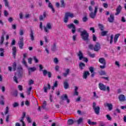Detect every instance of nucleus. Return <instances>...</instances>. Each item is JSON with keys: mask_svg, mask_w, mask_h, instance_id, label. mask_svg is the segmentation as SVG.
<instances>
[{"mask_svg": "<svg viewBox=\"0 0 126 126\" xmlns=\"http://www.w3.org/2000/svg\"><path fill=\"white\" fill-rule=\"evenodd\" d=\"M81 36L82 38L84 41H87L88 40V37H89V33L85 30H84L83 31L81 32Z\"/></svg>", "mask_w": 126, "mask_h": 126, "instance_id": "nucleus-1", "label": "nucleus"}, {"mask_svg": "<svg viewBox=\"0 0 126 126\" xmlns=\"http://www.w3.org/2000/svg\"><path fill=\"white\" fill-rule=\"evenodd\" d=\"M98 87L101 91H106L107 90L108 92H110V87H109V86L106 87V86L102 83H99L98 84Z\"/></svg>", "mask_w": 126, "mask_h": 126, "instance_id": "nucleus-2", "label": "nucleus"}, {"mask_svg": "<svg viewBox=\"0 0 126 126\" xmlns=\"http://www.w3.org/2000/svg\"><path fill=\"white\" fill-rule=\"evenodd\" d=\"M77 56L80 61H83V62H85V63H88V59L87 58L83 57V54L81 51H79Z\"/></svg>", "mask_w": 126, "mask_h": 126, "instance_id": "nucleus-3", "label": "nucleus"}, {"mask_svg": "<svg viewBox=\"0 0 126 126\" xmlns=\"http://www.w3.org/2000/svg\"><path fill=\"white\" fill-rule=\"evenodd\" d=\"M67 27L69 28V29H71L72 33L73 34H74L75 32H76V28L75 27V25L73 24H70L69 25H67Z\"/></svg>", "mask_w": 126, "mask_h": 126, "instance_id": "nucleus-4", "label": "nucleus"}, {"mask_svg": "<svg viewBox=\"0 0 126 126\" xmlns=\"http://www.w3.org/2000/svg\"><path fill=\"white\" fill-rule=\"evenodd\" d=\"M98 11V6L95 7L94 12H92L90 14V16L91 18H94L96 16V14H97V11Z\"/></svg>", "mask_w": 126, "mask_h": 126, "instance_id": "nucleus-5", "label": "nucleus"}, {"mask_svg": "<svg viewBox=\"0 0 126 126\" xmlns=\"http://www.w3.org/2000/svg\"><path fill=\"white\" fill-rule=\"evenodd\" d=\"M93 107L95 114H96V115H98L100 111V107L99 106H96V103L95 102H94L93 103Z\"/></svg>", "mask_w": 126, "mask_h": 126, "instance_id": "nucleus-6", "label": "nucleus"}, {"mask_svg": "<svg viewBox=\"0 0 126 126\" xmlns=\"http://www.w3.org/2000/svg\"><path fill=\"white\" fill-rule=\"evenodd\" d=\"M19 47L20 49H22L23 48V37L21 36L19 38V41L18 42Z\"/></svg>", "mask_w": 126, "mask_h": 126, "instance_id": "nucleus-7", "label": "nucleus"}, {"mask_svg": "<svg viewBox=\"0 0 126 126\" xmlns=\"http://www.w3.org/2000/svg\"><path fill=\"white\" fill-rule=\"evenodd\" d=\"M52 29V25L50 23H47L46 26L44 27L45 32H49Z\"/></svg>", "mask_w": 126, "mask_h": 126, "instance_id": "nucleus-8", "label": "nucleus"}, {"mask_svg": "<svg viewBox=\"0 0 126 126\" xmlns=\"http://www.w3.org/2000/svg\"><path fill=\"white\" fill-rule=\"evenodd\" d=\"M105 107H107L109 111L113 110V104L112 103H106L104 104Z\"/></svg>", "mask_w": 126, "mask_h": 126, "instance_id": "nucleus-9", "label": "nucleus"}, {"mask_svg": "<svg viewBox=\"0 0 126 126\" xmlns=\"http://www.w3.org/2000/svg\"><path fill=\"white\" fill-rule=\"evenodd\" d=\"M118 98L120 102H125V101H126V96L124 94L120 95Z\"/></svg>", "mask_w": 126, "mask_h": 126, "instance_id": "nucleus-10", "label": "nucleus"}, {"mask_svg": "<svg viewBox=\"0 0 126 126\" xmlns=\"http://www.w3.org/2000/svg\"><path fill=\"white\" fill-rule=\"evenodd\" d=\"M101 48V45L99 44V43H96L95 44L94 47V51H95V52H97L100 50Z\"/></svg>", "mask_w": 126, "mask_h": 126, "instance_id": "nucleus-11", "label": "nucleus"}, {"mask_svg": "<svg viewBox=\"0 0 126 126\" xmlns=\"http://www.w3.org/2000/svg\"><path fill=\"white\" fill-rule=\"evenodd\" d=\"M43 89L44 92H45V93H47V92H48V91L51 89V86L50 85V84H48L47 86H45L43 88Z\"/></svg>", "mask_w": 126, "mask_h": 126, "instance_id": "nucleus-12", "label": "nucleus"}, {"mask_svg": "<svg viewBox=\"0 0 126 126\" xmlns=\"http://www.w3.org/2000/svg\"><path fill=\"white\" fill-rule=\"evenodd\" d=\"M121 10H122V6L119 5L116 9V13H115V15H119V14H120L121 13Z\"/></svg>", "mask_w": 126, "mask_h": 126, "instance_id": "nucleus-13", "label": "nucleus"}, {"mask_svg": "<svg viewBox=\"0 0 126 126\" xmlns=\"http://www.w3.org/2000/svg\"><path fill=\"white\" fill-rule=\"evenodd\" d=\"M25 112H24L23 113V117H22V119H21L20 120V122H21V123H22V126H26V124H25V123H24V122H23V120H24V118H25Z\"/></svg>", "mask_w": 126, "mask_h": 126, "instance_id": "nucleus-14", "label": "nucleus"}, {"mask_svg": "<svg viewBox=\"0 0 126 126\" xmlns=\"http://www.w3.org/2000/svg\"><path fill=\"white\" fill-rule=\"evenodd\" d=\"M107 41H109L110 44H112L114 42V35L111 34L109 38H107Z\"/></svg>", "mask_w": 126, "mask_h": 126, "instance_id": "nucleus-15", "label": "nucleus"}, {"mask_svg": "<svg viewBox=\"0 0 126 126\" xmlns=\"http://www.w3.org/2000/svg\"><path fill=\"white\" fill-rule=\"evenodd\" d=\"M65 15H66L68 18L70 17L71 18H73L74 17V15L71 12H67L65 14Z\"/></svg>", "mask_w": 126, "mask_h": 126, "instance_id": "nucleus-16", "label": "nucleus"}, {"mask_svg": "<svg viewBox=\"0 0 126 126\" xmlns=\"http://www.w3.org/2000/svg\"><path fill=\"white\" fill-rule=\"evenodd\" d=\"M99 62L101 63V64H106V60L103 58H100L99 59Z\"/></svg>", "mask_w": 126, "mask_h": 126, "instance_id": "nucleus-17", "label": "nucleus"}, {"mask_svg": "<svg viewBox=\"0 0 126 126\" xmlns=\"http://www.w3.org/2000/svg\"><path fill=\"white\" fill-rule=\"evenodd\" d=\"M114 15L111 14L110 17L108 18V21L111 23L114 22Z\"/></svg>", "mask_w": 126, "mask_h": 126, "instance_id": "nucleus-18", "label": "nucleus"}, {"mask_svg": "<svg viewBox=\"0 0 126 126\" xmlns=\"http://www.w3.org/2000/svg\"><path fill=\"white\" fill-rule=\"evenodd\" d=\"M63 100H66V102H67V103H68V104H69V103H70V100H69V99H68V98L67 97V95H66V94H64V95H63Z\"/></svg>", "mask_w": 126, "mask_h": 126, "instance_id": "nucleus-19", "label": "nucleus"}, {"mask_svg": "<svg viewBox=\"0 0 126 126\" xmlns=\"http://www.w3.org/2000/svg\"><path fill=\"white\" fill-rule=\"evenodd\" d=\"M12 50L13 52L12 53L13 55L14 56V57H15L16 55V52L17 51V49H16V47L15 46L13 47Z\"/></svg>", "mask_w": 126, "mask_h": 126, "instance_id": "nucleus-20", "label": "nucleus"}, {"mask_svg": "<svg viewBox=\"0 0 126 126\" xmlns=\"http://www.w3.org/2000/svg\"><path fill=\"white\" fill-rule=\"evenodd\" d=\"M37 69L35 67H30L28 68L29 73L35 71Z\"/></svg>", "mask_w": 126, "mask_h": 126, "instance_id": "nucleus-21", "label": "nucleus"}, {"mask_svg": "<svg viewBox=\"0 0 126 126\" xmlns=\"http://www.w3.org/2000/svg\"><path fill=\"white\" fill-rule=\"evenodd\" d=\"M30 36L31 37V39L32 41H34V38H35V36H34V33H33V31L31 30Z\"/></svg>", "mask_w": 126, "mask_h": 126, "instance_id": "nucleus-22", "label": "nucleus"}, {"mask_svg": "<svg viewBox=\"0 0 126 126\" xmlns=\"http://www.w3.org/2000/svg\"><path fill=\"white\" fill-rule=\"evenodd\" d=\"M89 74H90V73H89V71H86L85 72H84V75H83V78L84 79H86V78H87L88 75H89Z\"/></svg>", "mask_w": 126, "mask_h": 126, "instance_id": "nucleus-23", "label": "nucleus"}, {"mask_svg": "<svg viewBox=\"0 0 126 126\" xmlns=\"http://www.w3.org/2000/svg\"><path fill=\"white\" fill-rule=\"evenodd\" d=\"M120 33L117 34L114 36V43H116L118 42V39H119V37H120Z\"/></svg>", "mask_w": 126, "mask_h": 126, "instance_id": "nucleus-24", "label": "nucleus"}, {"mask_svg": "<svg viewBox=\"0 0 126 126\" xmlns=\"http://www.w3.org/2000/svg\"><path fill=\"white\" fill-rule=\"evenodd\" d=\"M48 7L50 8L51 9H52V12L53 13H55V8L53 7V5L52 4V3L51 2H49V3H48Z\"/></svg>", "mask_w": 126, "mask_h": 126, "instance_id": "nucleus-25", "label": "nucleus"}, {"mask_svg": "<svg viewBox=\"0 0 126 126\" xmlns=\"http://www.w3.org/2000/svg\"><path fill=\"white\" fill-rule=\"evenodd\" d=\"M107 34H108V31H101V36H106V35H107Z\"/></svg>", "mask_w": 126, "mask_h": 126, "instance_id": "nucleus-26", "label": "nucleus"}, {"mask_svg": "<svg viewBox=\"0 0 126 126\" xmlns=\"http://www.w3.org/2000/svg\"><path fill=\"white\" fill-rule=\"evenodd\" d=\"M83 122V118H80L78 119V120H77V123L78 125H80V124H82Z\"/></svg>", "mask_w": 126, "mask_h": 126, "instance_id": "nucleus-27", "label": "nucleus"}, {"mask_svg": "<svg viewBox=\"0 0 126 126\" xmlns=\"http://www.w3.org/2000/svg\"><path fill=\"white\" fill-rule=\"evenodd\" d=\"M79 66L80 68V69H83L84 67H85V64L80 63L79 64Z\"/></svg>", "mask_w": 126, "mask_h": 126, "instance_id": "nucleus-28", "label": "nucleus"}, {"mask_svg": "<svg viewBox=\"0 0 126 126\" xmlns=\"http://www.w3.org/2000/svg\"><path fill=\"white\" fill-rule=\"evenodd\" d=\"M88 123L89 125H90L91 126H95V125L97 124L95 122H91V120H90V119L88 120Z\"/></svg>", "mask_w": 126, "mask_h": 126, "instance_id": "nucleus-29", "label": "nucleus"}, {"mask_svg": "<svg viewBox=\"0 0 126 126\" xmlns=\"http://www.w3.org/2000/svg\"><path fill=\"white\" fill-rule=\"evenodd\" d=\"M60 2H61V7H65V3H64V1L63 0H61Z\"/></svg>", "mask_w": 126, "mask_h": 126, "instance_id": "nucleus-30", "label": "nucleus"}, {"mask_svg": "<svg viewBox=\"0 0 126 126\" xmlns=\"http://www.w3.org/2000/svg\"><path fill=\"white\" fill-rule=\"evenodd\" d=\"M45 17H46V13H44L43 15L39 16V20L41 21V20H43V19H44V18H45Z\"/></svg>", "mask_w": 126, "mask_h": 126, "instance_id": "nucleus-31", "label": "nucleus"}, {"mask_svg": "<svg viewBox=\"0 0 126 126\" xmlns=\"http://www.w3.org/2000/svg\"><path fill=\"white\" fill-rule=\"evenodd\" d=\"M9 112V108L8 107V106H6L5 109L4 114L5 115H6L7 114H8Z\"/></svg>", "mask_w": 126, "mask_h": 126, "instance_id": "nucleus-32", "label": "nucleus"}, {"mask_svg": "<svg viewBox=\"0 0 126 126\" xmlns=\"http://www.w3.org/2000/svg\"><path fill=\"white\" fill-rule=\"evenodd\" d=\"M115 65H116L117 67H118V68H120V67H121V64L120 63V62L116 61Z\"/></svg>", "mask_w": 126, "mask_h": 126, "instance_id": "nucleus-33", "label": "nucleus"}, {"mask_svg": "<svg viewBox=\"0 0 126 126\" xmlns=\"http://www.w3.org/2000/svg\"><path fill=\"white\" fill-rule=\"evenodd\" d=\"M68 21V17L65 15L64 19H63V22H64V23H67Z\"/></svg>", "mask_w": 126, "mask_h": 126, "instance_id": "nucleus-34", "label": "nucleus"}, {"mask_svg": "<svg viewBox=\"0 0 126 126\" xmlns=\"http://www.w3.org/2000/svg\"><path fill=\"white\" fill-rule=\"evenodd\" d=\"M12 69L15 71V70L16 69V63L15 62H14L12 64Z\"/></svg>", "mask_w": 126, "mask_h": 126, "instance_id": "nucleus-35", "label": "nucleus"}, {"mask_svg": "<svg viewBox=\"0 0 126 126\" xmlns=\"http://www.w3.org/2000/svg\"><path fill=\"white\" fill-rule=\"evenodd\" d=\"M57 86H58V81H56L53 84V86L52 87L53 90H54L55 87H57Z\"/></svg>", "mask_w": 126, "mask_h": 126, "instance_id": "nucleus-36", "label": "nucleus"}, {"mask_svg": "<svg viewBox=\"0 0 126 126\" xmlns=\"http://www.w3.org/2000/svg\"><path fill=\"white\" fill-rule=\"evenodd\" d=\"M0 57H3L4 54L3 53L4 52V51H3V48H0Z\"/></svg>", "mask_w": 126, "mask_h": 126, "instance_id": "nucleus-37", "label": "nucleus"}, {"mask_svg": "<svg viewBox=\"0 0 126 126\" xmlns=\"http://www.w3.org/2000/svg\"><path fill=\"white\" fill-rule=\"evenodd\" d=\"M69 73V69H67L66 70L65 73H63V75L64 76H65V77L67 76Z\"/></svg>", "mask_w": 126, "mask_h": 126, "instance_id": "nucleus-38", "label": "nucleus"}, {"mask_svg": "<svg viewBox=\"0 0 126 126\" xmlns=\"http://www.w3.org/2000/svg\"><path fill=\"white\" fill-rule=\"evenodd\" d=\"M63 85L64 89H67L68 88V84L66 82H64Z\"/></svg>", "mask_w": 126, "mask_h": 126, "instance_id": "nucleus-39", "label": "nucleus"}, {"mask_svg": "<svg viewBox=\"0 0 126 126\" xmlns=\"http://www.w3.org/2000/svg\"><path fill=\"white\" fill-rule=\"evenodd\" d=\"M42 72H43V76H46V75H47V74H48V72H49V71H48L46 69H44V70H42Z\"/></svg>", "mask_w": 126, "mask_h": 126, "instance_id": "nucleus-40", "label": "nucleus"}, {"mask_svg": "<svg viewBox=\"0 0 126 126\" xmlns=\"http://www.w3.org/2000/svg\"><path fill=\"white\" fill-rule=\"evenodd\" d=\"M67 124L68 125H73V120L71 119H69L67 121Z\"/></svg>", "mask_w": 126, "mask_h": 126, "instance_id": "nucleus-41", "label": "nucleus"}, {"mask_svg": "<svg viewBox=\"0 0 126 126\" xmlns=\"http://www.w3.org/2000/svg\"><path fill=\"white\" fill-rule=\"evenodd\" d=\"M98 27L99 29L101 30V31H103V30H104V26L102 25H98Z\"/></svg>", "mask_w": 126, "mask_h": 126, "instance_id": "nucleus-42", "label": "nucleus"}, {"mask_svg": "<svg viewBox=\"0 0 126 126\" xmlns=\"http://www.w3.org/2000/svg\"><path fill=\"white\" fill-rule=\"evenodd\" d=\"M4 2L5 6L7 7H9V6L8 5V1H7V0H3Z\"/></svg>", "mask_w": 126, "mask_h": 126, "instance_id": "nucleus-43", "label": "nucleus"}, {"mask_svg": "<svg viewBox=\"0 0 126 126\" xmlns=\"http://www.w3.org/2000/svg\"><path fill=\"white\" fill-rule=\"evenodd\" d=\"M93 40L94 42H96V41H97V36L95 34L93 35Z\"/></svg>", "mask_w": 126, "mask_h": 126, "instance_id": "nucleus-44", "label": "nucleus"}, {"mask_svg": "<svg viewBox=\"0 0 126 126\" xmlns=\"http://www.w3.org/2000/svg\"><path fill=\"white\" fill-rule=\"evenodd\" d=\"M102 5L104 8H108V7H109V5L107 3H103Z\"/></svg>", "mask_w": 126, "mask_h": 126, "instance_id": "nucleus-45", "label": "nucleus"}, {"mask_svg": "<svg viewBox=\"0 0 126 126\" xmlns=\"http://www.w3.org/2000/svg\"><path fill=\"white\" fill-rule=\"evenodd\" d=\"M19 105V104H18V103L17 102H15L13 104V107L14 108H16V107H18V105Z\"/></svg>", "mask_w": 126, "mask_h": 126, "instance_id": "nucleus-46", "label": "nucleus"}, {"mask_svg": "<svg viewBox=\"0 0 126 126\" xmlns=\"http://www.w3.org/2000/svg\"><path fill=\"white\" fill-rule=\"evenodd\" d=\"M3 40H4V37H3V35H2L1 37L0 42L1 45H2V44H3Z\"/></svg>", "mask_w": 126, "mask_h": 126, "instance_id": "nucleus-47", "label": "nucleus"}, {"mask_svg": "<svg viewBox=\"0 0 126 126\" xmlns=\"http://www.w3.org/2000/svg\"><path fill=\"white\" fill-rule=\"evenodd\" d=\"M22 63L24 65H25V66H27V63L26 62V61H25V59H23Z\"/></svg>", "mask_w": 126, "mask_h": 126, "instance_id": "nucleus-48", "label": "nucleus"}, {"mask_svg": "<svg viewBox=\"0 0 126 126\" xmlns=\"http://www.w3.org/2000/svg\"><path fill=\"white\" fill-rule=\"evenodd\" d=\"M89 69H90V71H91V73H94V68H93V67H90Z\"/></svg>", "mask_w": 126, "mask_h": 126, "instance_id": "nucleus-49", "label": "nucleus"}, {"mask_svg": "<svg viewBox=\"0 0 126 126\" xmlns=\"http://www.w3.org/2000/svg\"><path fill=\"white\" fill-rule=\"evenodd\" d=\"M33 60L35 63H39V60H38V59H37V58H36V57H33Z\"/></svg>", "mask_w": 126, "mask_h": 126, "instance_id": "nucleus-50", "label": "nucleus"}, {"mask_svg": "<svg viewBox=\"0 0 126 126\" xmlns=\"http://www.w3.org/2000/svg\"><path fill=\"white\" fill-rule=\"evenodd\" d=\"M18 88L19 90H20V91H22V90L23 89V87L21 85H19L18 86Z\"/></svg>", "mask_w": 126, "mask_h": 126, "instance_id": "nucleus-51", "label": "nucleus"}, {"mask_svg": "<svg viewBox=\"0 0 126 126\" xmlns=\"http://www.w3.org/2000/svg\"><path fill=\"white\" fill-rule=\"evenodd\" d=\"M13 79L16 83H18V82L17 81V78H16V74H15V76L13 77Z\"/></svg>", "mask_w": 126, "mask_h": 126, "instance_id": "nucleus-52", "label": "nucleus"}, {"mask_svg": "<svg viewBox=\"0 0 126 126\" xmlns=\"http://www.w3.org/2000/svg\"><path fill=\"white\" fill-rule=\"evenodd\" d=\"M23 34H24V30H21L20 31V35L21 36H22V35H23Z\"/></svg>", "mask_w": 126, "mask_h": 126, "instance_id": "nucleus-53", "label": "nucleus"}, {"mask_svg": "<svg viewBox=\"0 0 126 126\" xmlns=\"http://www.w3.org/2000/svg\"><path fill=\"white\" fill-rule=\"evenodd\" d=\"M100 75H105L106 72H105V71H101L100 72Z\"/></svg>", "mask_w": 126, "mask_h": 126, "instance_id": "nucleus-54", "label": "nucleus"}, {"mask_svg": "<svg viewBox=\"0 0 126 126\" xmlns=\"http://www.w3.org/2000/svg\"><path fill=\"white\" fill-rule=\"evenodd\" d=\"M90 31H92L93 33H95V29L94 27L90 28Z\"/></svg>", "mask_w": 126, "mask_h": 126, "instance_id": "nucleus-55", "label": "nucleus"}, {"mask_svg": "<svg viewBox=\"0 0 126 126\" xmlns=\"http://www.w3.org/2000/svg\"><path fill=\"white\" fill-rule=\"evenodd\" d=\"M73 23L77 25H78V24H79V22L78 21V20H74Z\"/></svg>", "mask_w": 126, "mask_h": 126, "instance_id": "nucleus-56", "label": "nucleus"}, {"mask_svg": "<svg viewBox=\"0 0 126 126\" xmlns=\"http://www.w3.org/2000/svg\"><path fill=\"white\" fill-rule=\"evenodd\" d=\"M53 61L55 63H59V60L58 59V58H55Z\"/></svg>", "mask_w": 126, "mask_h": 126, "instance_id": "nucleus-57", "label": "nucleus"}, {"mask_svg": "<svg viewBox=\"0 0 126 126\" xmlns=\"http://www.w3.org/2000/svg\"><path fill=\"white\" fill-rule=\"evenodd\" d=\"M106 118L107 119V120H108V121H111L112 120V118H111V116H110L109 115H106Z\"/></svg>", "mask_w": 126, "mask_h": 126, "instance_id": "nucleus-58", "label": "nucleus"}, {"mask_svg": "<svg viewBox=\"0 0 126 126\" xmlns=\"http://www.w3.org/2000/svg\"><path fill=\"white\" fill-rule=\"evenodd\" d=\"M28 63H30V64L32 63V58H30L28 59Z\"/></svg>", "mask_w": 126, "mask_h": 126, "instance_id": "nucleus-59", "label": "nucleus"}, {"mask_svg": "<svg viewBox=\"0 0 126 126\" xmlns=\"http://www.w3.org/2000/svg\"><path fill=\"white\" fill-rule=\"evenodd\" d=\"M93 94H94V98H98V95H97V94H96V92H94L93 93Z\"/></svg>", "mask_w": 126, "mask_h": 126, "instance_id": "nucleus-60", "label": "nucleus"}, {"mask_svg": "<svg viewBox=\"0 0 126 126\" xmlns=\"http://www.w3.org/2000/svg\"><path fill=\"white\" fill-rule=\"evenodd\" d=\"M1 90L2 92H4V91H5V87L4 86H2L1 87Z\"/></svg>", "mask_w": 126, "mask_h": 126, "instance_id": "nucleus-61", "label": "nucleus"}, {"mask_svg": "<svg viewBox=\"0 0 126 126\" xmlns=\"http://www.w3.org/2000/svg\"><path fill=\"white\" fill-rule=\"evenodd\" d=\"M88 20V19L87 18V17H84L83 18V21L84 22H86V21Z\"/></svg>", "mask_w": 126, "mask_h": 126, "instance_id": "nucleus-62", "label": "nucleus"}, {"mask_svg": "<svg viewBox=\"0 0 126 126\" xmlns=\"http://www.w3.org/2000/svg\"><path fill=\"white\" fill-rule=\"evenodd\" d=\"M15 43H16L15 40L13 39V40L12 41V42L11 43V45L12 46H13V45H15Z\"/></svg>", "mask_w": 126, "mask_h": 126, "instance_id": "nucleus-63", "label": "nucleus"}, {"mask_svg": "<svg viewBox=\"0 0 126 126\" xmlns=\"http://www.w3.org/2000/svg\"><path fill=\"white\" fill-rule=\"evenodd\" d=\"M121 21H122V22H126V18H125L124 17H122Z\"/></svg>", "mask_w": 126, "mask_h": 126, "instance_id": "nucleus-64", "label": "nucleus"}]
</instances>
